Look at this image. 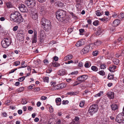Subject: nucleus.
Returning <instances> with one entry per match:
<instances>
[{"label": "nucleus", "mask_w": 124, "mask_h": 124, "mask_svg": "<svg viewBox=\"0 0 124 124\" xmlns=\"http://www.w3.org/2000/svg\"><path fill=\"white\" fill-rule=\"evenodd\" d=\"M56 18L58 20L62 22L64 20L65 12L63 10H59L56 13Z\"/></svg>", "instance_id": "obj_1"}, {"label": "nucleus", "mask_w": 124, "mask_h": 124, "mask_svg": "<svg viewBox=\"0 0 124 124\" xmlns=\"http://www.w3.org/2000/svg\"><path fill=\"white\" fill-rule=\"evenodd\" d=\"M11 40L9 38H4L1 42V44L2 47L4 48L8 47L11 44Z\"/></svg>", "instance_id": "obj_2"}, {"label": "nucleus", "mask_w": 124, "mask_h": 124, "mask_svg": "<svg viewBox=\"0 0 124 124\" xmlns=\"http://www.w3.org/2000/svg\"><path fill=\"white\" fill-rule=\"evenodd\" d=\"M98 109V108L97 105L93 104L90 107L88 111L91 115L92 116L93 114L97 111Z\"/></svg>", "instance_id": "obj_3"}, {"label": "nucleus", "mask_w": 124, "mask_h": 124, "mask_svg": "<svg viewBox=\"0 0 124 124\" xmlns=\"http://www.w3.org/2000/svg\"><path fill=\"white\" fill-rule=\"evenodd\" d=\"M124 120V113H123L119 114L116 117V120L119 123H122Z\"/></svg>", "instance_id": "obj_4"}, {"label": "nucleus", "mask_w": 124, "mask_h": 124, "mask_svg": "<svg viewBox=\"0 0 124 124\" xmlns=\"http://www.w3.org/2000/svg\"><path fill=\"white\" fill-rule=\"evenodd\" d=\"M25 3L28 7L30 8L34 7L36 4L35 0H27L25 1Z\"/></svg>", "instance_id": "obj_5"}, {"label": "nucleus", "mask_w": 124, "mask_h": 124, "mask_svg": "<svg viewBox=\"0 0 124 124\" xmlns=\"http://www.w3.org/2000/svg\"><path fill=\"white\" fill-rule=\"evenodd\" d=\"M20 13L17 11H15L11 14L10 16V19L11 20L16 21V17L18 16H19L20 17Z\"/></svg>", "instance_id": "obj_6"}, {"label": "nucleus", "mask_w": 124, "mask_h": 124, "mask_svg": "<svg viewBox=\"0 0 124 124\" xmlns=\"http://www.w3.org/2000/svg\"><path fill=\"white\" fill-rule=\"evenodd\" d=\"M18 8L20 11L22 12H26L28 11L27 7L23 4H19L18 6Z\"/></svg>", "instance_id": "obj_7"}, {"label": "nucleus", "mask_w": 124, "mask_h": 124, "mask_svg": "<svg viewBox=\"0 0 124 124\" xmlns=\"http://www.w3.org/2000/svg\"><path fill=\"white\" fill-rule=\"evenodd\" d=\"M91 51L90 48L89 46H86L81 51V53L82 54H86Z\"/></svg>", "instance_id": "obj_8"}, {"label": "nucleus", "mask_w": 124, "mask_h": 124, "mask_svg": "<svg viewBox=\"0 0 124 124\" xmlns=\"http://www.w3.org/2000/svg\"><path fill=\"white\" fill-rule=\"evenodd\" d=\"M41 23L42 26H44L51 24V23L49 20L43 18L41 19Z\"/></svg>", "instance_id": "obj_9"}, {"label": "nucleus", "mask_w": 124, "mask_h": 124, "mask_svg": "<svg viewBox=\"0 0 124 124\" xmlns=\"http://www.w3.org/2000/svg\"><path fill=\"white\" fill-rule=\"evenodd\" d=\"M88 78V77L86 75H83L78 77L77 79L79 81L82 82H83Z\"/></svg>", "instance_id": "obj_10"}, {"label": "nucleus", "mask_w": 124, "mask_h": 124, "mask_svg": "<svg viewBox=\"0 0 124 124\" xmlns=\"http://www.w3.org/2000/svg\"><path fill=\"white\" fill-rule=\"evenodd\" d=\"M20 17H19V16H18L17 17H16V19L17 20L16 21H14V22L16 23H20L23 22V19L20 13Z\"/></svg>", "instance_id": "obj_11"}, {"label": "nucleus", "mask_w": 124, "mask_h": 124, "mask_svg": "<svg viewBox=\"0 0 124 124\" xmlns=\"http://www.w3.org/2000/svg\"><path fill=\"white\" fill-rule=\"evenodd\" d=\"M108 97L110 99H112L114 98V93L113 92L109 91L106 94Z\"/></svg>", "instance_id": "obj_12"}, {"label": "nucleus", "mask_w": 124, "mask_h": 124, "mask_svg": "<svg viewBox=\"0 0 124 124\" xmlns=\"http://www.w3.org/2000/svg\"><path fill=\"white\" fill-rule=\"evenodd\" d=\"M85 43L84 40L81 39L77 42L76 44V46L77 47H78L83 45L85 44Z\"/></svg>", "instance_id": "obj_13"}, {"label": "nucleus", "mask_w": 124, "mask_h": 124, "mask_svg": "<svg viewBox=\"0 0 124 124\" xmlns=\"http://www.w3.org/2000/svg\"><path fill=\"white\" fill-rule=\"evenodd\" d=\"M52 25L51 24H49L43 26L44 27L43 29L45 30L46 31H48L51 29Z\"/></svg>", "instance_id": "obj_14"}, {"label": "nucleus", "mask_w": 124, "mask_h": 124, "mask_svg": "<svg viewBox=\"0 0 124 124\" xmlns=\"http://www.w3.org/2000/svg\"><path fill=\"white\" fill-rule=\"evenodd\" d=\"M120 21L119 19L115 20L113 22L112 25L113 27L117 26L120 23Z\"/></svg>", "instance_id": "obj_15"}, {"label": "nucleus", "mask_w": 124, "mask_h": 124, "mask_svg": "<svg viewBox=\"0 0 124 124\" xmlns=\"http://www.w3.org/2000/svg\"><path fill=\"white\" fill-rule=\"evenodd\" d=\"M32 18L34 20H36L38 18V14L37 13L32 12L31 14Z\"/></svg>", "instance_id": "obj_16"}, {"label": "nucleus", "mask_w": 124, "mask_h": 124, "mask_svg": "<svg viewBox=\"0 0 124 124\" xmlns=\"http://www.w3.org/2000/svg\"><path fill=\"white\" fill-rule=\"evenodd\" d=\"M73 57L72 55L69 54L65 56L63 59V60L64 61L69 60L71 59Z\"/></svg>", "instance_id": "obj_17"}, {"label": "nucleus", "mask_w": 124, "mask_h": 124, "mask_svg": "<svg viewBox=\"0 0 124 124\" xmlns=\"http://www.w3.org/2000/svg\"><path fill=\"white\" fill-rule=\"evenodd\" d=\"M116 66L113 65L110 66H109V71L111 72H114L115 71V69L116 68Z\"/></svg>", "instance_id": "obj_18"}, {"label": "nucleus", "mask_w": 124, "mask_h": 124, "mask_svg": "<svg viewBox=\"0 0 124 124\" xmlns=\"http://www.w3.org/2000/svg\"><path fill=\"white\" fill-rule=\"evenodd\" d=\"M66 73L65 70V69H62L60 70L58 73V75L61 76H63L65 75Z\"/></svg>", "instance_id": "obj_19"}, {"label": "nucleus", "mask_w": 124, "mask_h": 124, "mask_svg": "<svg viewBox=\"0 0 124 124\" xmlns=\"http://www.w3.org/2000/svg\"><path fill=\"white\" fill-rule=\"evenodd\" d=\"M103 31V30L101 28H98L96 33V35H100L102 33Z\"/></svg>", "instance_id": "obj_20"}, {"label": "nucleus", "mask_w": 124, "mask_h": 124, "mask_svg": "<svg viewBox=\"0 0 124 124\" xmlns=\"http://www.w3.org/2000/svg\"><path fill=\"white\" fill-rule=\"evenodd\" d=\"M110 106L112 109L113 110H116L118 108L117 105L115 104L111 105Z\"/></svg>", "instance_id": "obj_21"}, {"label": "nucleus", "mask_w": 124, "mask_h": 124, "mask_svg": "<svg viewBox=\"0 0 124 124\" xmlns=\"http://www.w3.org/2000/svg\"><path fill=\"white\" fill-rule=\"evenodd\" d=\"M55 102L57 105H60L61 104V99L59 98H56L55 99Z\"/></svg>", "instance_id": "obj_22"}, {"label": "nucleus", "mask_w": 124, "mask_h": 124, "mask_svg": "<svg viewBox=\"0 0 124 124\" xmlns=\"http://www.w3.org/2000/svg\"><path fill=\"white\" fill-rule=\"evenodd\" d=\"M59 84L54 86L51 88V89L52 90H55L60 89Z\"/></svg>", "instance_id": "obj_23"}, {"label": "nucleus", "mask_w": 124, "mask_h": 124, "mask_svg": "<svg viewBox=\"0 0 124 124\" xmlns=\"http://www.w3.org/2000/svg\"><path fill=\"white\" fill-rule=\"evenodd\" d=\"M103 94V92L102 91H100L99 93L97 94H96L93 95L95 97H101L102 96Z\"/></svg>", "instance_id": "obj_24"}, {"label": "nucleus", "mask_w": 124, "mask_h": 124, "mask_svg": "<svg viewBox=\"0 0 124 124\" xmlns=\"http://www.w3.org/2000/svg\"><path fill=\"white\" fill-rule=\"evenodd\" d=\"M91 64L90 62L87 61L85 62L84 66L85 67L88 68L89 67L91 66Z\"/></svg>", "instance_id": "obj_25"}, {"label": "nucleus", "mask_w": 124, "mask_h": 124, "mask_svg": "<svg viewBox=\"0 0 124 124\" xmlns=\"http://www.w3.org/2000/svg\"><path fill=\"white\" fill-rule=\"evenodd\" d=\"M38 10L41 12H43L44 11V8L42 6H39L38 7Z\"/></svg>", "instance_id": "obj_26"}, {"label": "nucleus", "mask_w": 124, "mask_h": 124, "mask_svg": "<svg viewBox=\"0 0 124 124\" xmlns=\"http://www.w3.org/2000/svg\"><path fill=\"white\" fill-rule=\"evenodd\" d=\"M95 14L97 16H100L103 14V11L100 12L99 10H97L96 11Z\"/></svg>", "instance_id": "obj_27"}, {"label": "nucleus", "mask_w": 124, "mask_h": 124, "mask_svg": "<svg viewBox=\"0 0 124 124\" xmlns=\"http://www.w3.org/2000/svg\"><path fill=\"white\" fill-rule=\"evenodd\" d=\"M44 82L48 83L49 81V78L48 77L44 76L43 78Z\"/></svg>", "instance_id": "obj_28"}, {"label": "nucleus", "mask_w": 124, "mask_h": 124, "mask_svg": "<svg viewBox=\"0 0 124 124\" xmlns=\"http://www.w3.org/2000/svg\"><path fill=\"white\" fill-rule=\"evenodd\" d=\"M100 20L103 22H104L105 23H106L108 20L109 19L108 18H106L105 17L102 18H100Z\"/></svg>", "instance_id": "obj_29"}, {"label": "nucleus", "mask_w": 124, "mask_h": 124, "mask_svg": "<svg viewBox=\"0 0 124 124\" xmlns=\"http://www.w3.org/2000/svg\"><path fill=\"white\" fill-rule=\"evenodd\" d=\"M52 64L54 67H58L60 66V64L56 62L52 63Z\"/></svg>", "instance_id": "obj_30"}, {"label": "nucleus", "mask_w": 124, "mask_h": 124, "mask_svg": "<svg viewBox=\"0 0 124 124\" xmlns=\"http://www.w3.org/2000/svg\"><path fill=\"white\" fill-rule=\"evenodd\" d=\"M92 70L94 71H97L98 70L97 67L95 66H93L91 67Z\"/></svg>", "instance_id": "obj_31"}, {"label": "nucleus", "mask_w": 124, "mask_h": 124, "mask_svg": "<svg viewBox=\"0 0 124 124\" xmlns=\"http://www.w3.org/2000/svg\"><path fill=\"white\" fill-rule=\"evenodd\" d=\"M85 104V101L84 100L81 101L79 104L80 107L82 108L84 106Z\"/></svg>", "instance_id": "obj_32"}, {"label": "nucleus", "mask_w": 124, "mask_h": 124, "mask_svg": "<svg viewBox=\"0 0 124 124\" xmlns=\"http://www.w3.org/2000/svg\"><path fill=\"white\" fill-rule=\"evenodd\" d=\"M88 46H89L90 48L91 51L92 49H94V48L95 46V45L94 43H92L91 44L89 45H88Z\"/></svg>", "instance_id": "obj_33"}, {"label": "nucleus", "mask_w": 124, "mask_h": 124, "mask_svg": "<svg viewBox=\"0 0 124 124\" xmlns=\"http://www.w3.org/2000/svg\"><path fill=\"white\" fill-rule=\"evenodd\" d=\"M59 85L60 86V89H62L65 87L66 86L65 84L64 83H61L60 84H59Z\"/></svg>", "instance_id": "obj_34"}, {"label": "nucleus", "mask_w": 124, "mask_h": 124, "mask_svg": "<svg viewBox=\"0 0 124 124\" xmlns=\"http://www.w3.org/2000/svg\"><path fill=\"white\" fill-rule=\"evenodd\" d=\"M113 62L116 65L118 64L119 63V60L117 59H114L113 61Z\"/></svg>", "instance_id": "obj_35"}, {"label": "nucleus", "mask_w": 124, "mask_h": 124, "mask_svg": "<svg viewBox=\"0 0 124 124\" xmlns=\"http://www.w3.org/2000/svg\"><path fill=\"white\" fill-rule=\"evenodd\" d=\"M76 94L77 92H71L67 93V94L70 95H76Z\"/></svg>", "instance_id": "obj_36"}, {"label": "nucleus", "mask_w": 124, "mask_h": 124, "mask_svg": "<svg viewBox=\"0 0 124 124\" xmlns=\"http://www.w3.org/2000/svg\"><path fill=\"white\" fill-rule=\"evenodd\" d=\"M94 43L95 46H98L100 45L102 43V42L100 40H98L95 42Z\"/></svg>", "instance_id": "obj_37"}, {"label": "nucleus", "mask_w": 124, "mask_h": 124, "mask_svg": "<svg viewBox=\"0 0 124 124\" xmlns=\"http://www.w3.org/2000/svg\"><path fill=\"white\" fill-rule=\"evenodd\" d=\"M6 5L7 7L8 8H12L13 6L12 4L10 2H8L7 3Z\"/></svg>", "instance_id": "obj_38"}, {"label": "nucleus", "mask_w": 124, "mask_h": 124, "mask_svg": "<svg viewBox=\"0 0 124 124\" xmlns=\"http://www.w3.org/2000/svg\"><path fill=\"white\" fill-rule=\"evenodd\" d=\"M99 23V21L98 20H96L93 23V24L95 26H97Z\"/></svg>", "instance_id": "obj_39"}, {"label": "nucleus", "mask_w": 124, "mask_h": 124, "mask_svg": "<svg viewBox=\"0 0 124 124\" xmlns=\"http://www.w3.org/2000/svg\"><path fill=\"white\" fill-rule=\"evenodd\" d=\"M98 73L100 75L103 76L105 75V73L103 70H101L99 71Z\"/></svg>", "instance_id": "obj_40"}, {"label": "nucleus", "mask_w": 124, "mask_h": 124, "mask_svg": "<svg viewBox=\"0 0 124 124\" xmlns=\"http://www.w3.org/2000/svg\"><path fill=\"white\" fill-rule=\"evenodd\" d=\"M100 68L102 69H105L106 68V66L104 64H102L100 66Z\"/></svg>", "instance_id": "obj_41"}, {"label": "nucleus", "mask_w": 124, "mask_h": 124, "mask_svg": "<svg viewBox=\"0 0 124 124\" xmlns=\"http://www.w3.org/2000/svg\"><path fill=\"white\" fill-rule=\"evenodd\" d=\"M25 77L24 76L21 77L18 79V80L20 82H22L25 79Z\"/></svg>", "instance_id": "obj_42"}, {"label": "nucleus", "mask_w": 124, "mask_h": 124, "mask_svg": "<svg viewBox=\"0 0 124 124\" xmlns=\"http://www.w3.org/2000/svg\"><path fill=\"white\" fill-rule=\"evenodd\" d=\"M114 77L113 75L109 74L108 76V78L110 80L112 79Z\"/></svg>", "instance_id": "obj_43"}, {"label": "nucleus", "mask_w": 124, "mask_h": 124, "mask_svg": "<svg viewBox=\"0 0 124 124\" xmlns=\"http://www.w3.org/2000/svg\"><path fill=\"white\" fill-rule=\"evenodd\" d=\"M98 54V51H96L93 52L92 53L93 55L94 56H97Z\"/></svg>", "instance_id": "obj_44"}, {"label": "nucleus", "mask_w": 124, "mask_h": 124, "mask_svg": "<svg viewBox=\"0 0 124 124\" xmlns=\"http://www.w3.org/2000/svg\"><path fill=\"white\" fill-rule=\"evenodd\" d=\"M7 113L5 112H3L1 113V115L2 116L4 117H6L7 116Z\"/></svg>", "instance_id": "obj_45"}, {"label": "nucleus", "mask_w": 124, "mask_h": 124, "mask_svg": "<svg viewBox=\"0 0 124 124\" xmlns=\"http://www.w3.org/2000/svg\"><path fill=\"white\" fill-rule=\"evenodd\" d=\"M37 33V32L36 31H34L33 39H34L35 40L36 39Z\"/></svg>", "instance_id": "obj_46"}, {"label": "nucleus", "mask_w": 124, "mask_h": 124, "mask_svg": "<svg viewBox=\"0 0 124 124\" xmlns=\"http://www.w3.org/2000/svg\"><path fill=\"white\" fill-rule=\"evenodd\" d=\"M20 63V62L19 61H16L14 62L15 65L16 66H17L19 65Z\"/></svg>", "instance_id": "obj_47"}, {"label": "nucleus", "mask_w": 124, "mask_h": 124, "mask_svg": "<svg viewBox=\"0 0 124 124\" xmlns=\"http://www.w3.org/2000/svg\"><path fill=\"white\" fill-rule=\"evenodd\" d=\"M17 90L19 92H21L24 90V88L23 87H21L18 88Z\"/></svg>", "instance_id": "obj_48"}, {"label": "nucleus", "mask_w": 124, "mask_h": 124, "mask_svg": "<svg viewBox=\"0 0 124 124\" xmlns=\"http://www.w3.org/2000/svg\"><path fill=\"white\" fill-rule=\"evenodd\" d=\"M50 44H51L52 45H53L57 43V41L54 40H53L51 41L50 42Z\"/></svg>", "instance_id": "obj_49"}, {"label": "nucleus", "mask_w": 124, "mask_h": 124, "mask_svg": "<svg viewBox=\"0 0 124 124\" xmlns=\"http://www.w3.org/2000/svg\"><path fill=\"white\" fill-rule=\"evenodd\" d=\"M58 4V6L61 7H62L63 6V3L61 2H59Z\"/></svg>", "instance_id": "obj_50"}, {"label": "nucleus", "mask_w": 124, "mask_h": 124, "mask_svg": "<svg viewBox=\"0 0 124 124\" xmlns=\"http://www.w3.org/2000/svg\"><path fill=\"white\" fill-rule=\"evenodd\" d=\"M73 62V61L72 60H71L67 62H65V63L66 64H70V63H72Z\"/></svg>", "instance_id": "obj_51"}, {"label": "nucleus", "mask_w": 124, "mask_h": 124, "mask_svg": "<svg viewBox=\"0 0 124 124\" xmlns=\"http://www.w3.org/2000/svg\"><path fill=\"white\" fill-rule=\"evenodd\" d=\"M47 98V97L46 96H42L40 98V99L42 100H46Z\"/></svg>", "instance_id": "obj_52"}, {"label": "nucleus", "mask_w": 124, "mask_h": 124, "mask_svg": "<svg viewBox=\"0 0 124 124\" xmlns=\"http://www.w3.org/2000/svg\"><path fill=\"white\" fill-rule=\"evenodd\" d=\"M69 103V101L67 100L64 101L63 100L62 102V104H66Z\"/></svg>", "instance_id": "obj_53"}, {"label": "nucleus", "mask_w": 124, "mask_h": 124, "mask_svg": "<svg viewBox=\"0 0 124 124\" xmlns=\"http://www.w3.org/2000/svg\"><path fill=\"white\" fill-rule=\"evenodd\" d=\"M18 28V26H14L13 28V30L14 31H16Z\"/></svg>", "instance_id": "obj_54"}, {"label": "nucleus", "mask_w": 124, "mask_h": 124, "mask_svg": "<svg viewBox=\"0 0 124 124\" xmlns=\"http://www.w3.org/2000/svg\"><path fill=\"white\" fill-rule=\"evenodd\" d=\"M49 111L50 112L52 113L54 111V109L52 106H50L49 108Z\"/></svg>", "instance_id": "obj_55"}, {"label": "nucleus", "mask_w": 124, "mask_h": 124, "mask_svg": "<svg viewBox=\"0 0 124 124\" xmlns=\"http://www.w3.org/2000/svg\"><path fill=\"white\" fill-rule=\"evenodd\" d=\"M58 57L56 56H55L53 58V60H54L55 62L58 61Z\"/></svg>", "instance_id": "obj_56"}, {"label": "nucleus", "mask_w": 124, "mask_h": 124, "mask_svg": "<svg viewBox=\"0 0 124 124\" xmlns=\"http://www.w3.org/2000/svg\"><path fill=\"white\" fill-rule=\"evenodd\" d=\"M80 33L82 35L83 34V33L84 32V30L83 29H81L79 30Z\"/></svg>", "instance_id": "obj_57"}, {"label": "nucleus", "mask_w": 124, "mask_h": 124, "mask_svg": "<svg viewBox=\"0 0 124 124\" xmlns=\"http://www.w3.org/2000/svg\"><path fill=\"white\" fill-rule=\"evenodd\" d=\"M17 68H15L14 69H12L9 71V73H11L14 72L15 71L17 70Z\"/></svg>", "instance_id": "obj_58"}, {"label": "nucleus", "mask_w": 124, "mask_h": 124, "mask_svg": "<svg viewBox=\"0 0 124 124\" xmlns=\"http://www.w3.org/2000/svg\"><path fill=\"white\" fill-rule=\"evenodd\" d=\"M78 73V71H76L70 73L71 75H76Z\"/></svg>", "instance_id": "obj_59"}, {"label": "nucleus", "mask_w": 124, "mask_h": 124, "mask_svg": "<svg viewBox=\"0 0 124 124\" xmlns=\"http://www.w3.org/2000/svg\"><path fill=\"white\" fill-rule=\"evenodd\" d=\"M117 14L116 13H114L113 14L112 17L114 18H116L117 17Z\"/></svg>", "instance_id": "obj_60"}, {"label": "nucleus", "mask_w": 124, "mask_h": 124, "mask_svg": "<svg viewBox=\"0 0 124 124\" xmlns=\"http://www.w3.org/2000/svg\"><path fill=\"white\" fill-rule=\"evenodd\" d=\"M43 62L46 64H47L49 63L48 61L46 59H45L43 61Z\"/></svg>", "instance_id": "obj_61"}, {"label": "nucleus", "mask_w": 124, "mask_h": 124, "mask_svg": "<svg viewBox=\"0 0 124 124\" xmlns=\"http://www.w3.org/2000/svg\"><path fill=\"white\" fill-rule=\"evenodd\" d=\"M10 102V100H8L6 101L5 104L6 105H9V103Z\"/></svg>", "instance_id": "obj_62"}, {"label": "nucleus", "mask_w": 124, "mask_h": 124, "mask_svg": "<svg viewBox=\"0 0 124 124\" xmlns=\"http://www.w3.org/2000/svg\"><path fill=\"white\" fill-rule=\"evenodd\" d=\"M78 65L79 67H81L83 66V64L82 62H80L78 63Z\"/></svg>", "instance_id": "obj_63"}, {"label": "nucleus", "mask_w": 124, "mask_h": 124, "mask_svg": "<svg viewBox=\"0 0 124 124\" xmlns=\"http://www.w3.org/2000/svg\"><path fill=\"white\" fill-rule=\"evenodd\" d=\"M79 84V83H78V81H76L73 84V86H75L76 85H78Z\"/></svg>", "instance_id": "obj_64"}]
</instances>
